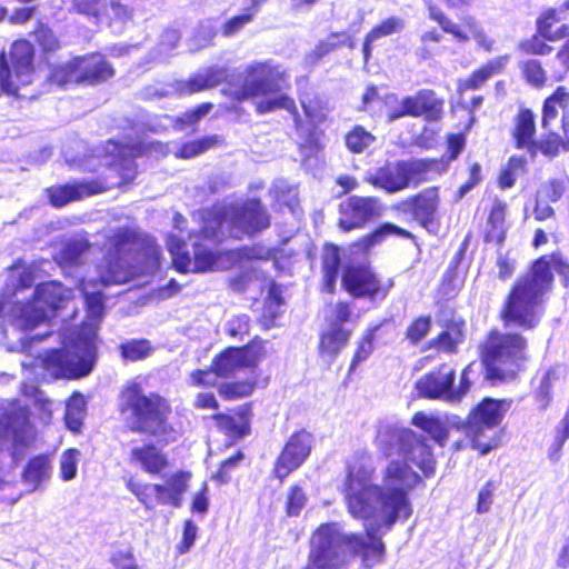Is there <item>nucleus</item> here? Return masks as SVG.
I'll return each mask as SVG.
<instances>
[{"instance_id":"f704fd0d","label":"nucleus","mask_w":569,"mask_h":569,"mask_svg":"<svg viewBox=\"0 0 569 569\" xmlns=\"http://www.w3.org/2000/svg\"><path fill=\"white\" fill-rule=\"evenodd\" d=\"M355 48L353 39L346 31H333L323 40H319L315 48L306 56V60L310 64L319 63L325 57L341 47Z\"/></svg>"},{"instance_id":"f03ea898","label":"nucleus","mask_w":569,"mask_h":569,"mask_svg":"<svg viewBox=\"0 0 569 569\" xmlns=\"http://www.w3.org/2000/svg\"><path fill=\"white\" fill-rule=\"evenodd\" d=\"M552 269L569 287V262L560 251L535 259L528 270L510 286L498 311L502 331L490 328L477 345L482 375L491 386L516 381L530 360L529 341L523 331L536 330L545 315L546 296L551 292L555 278Z\"/></svg>"},{"instance_id":"bf43d9fd","label":"nucleus","mask_w":569,"mask_h":569,"mask_svg":"<svg viewBox=\"0 0 569 569\" xmlns=\"http://www.w3.org/2000/svg\"><path fill=\"white\" fill-rule=\"evenodd\" d=\"M569 191V177H557L548 179L542 186L540 192L545 200L549 202L559 201Z\"/></svg>"},{"instance_id":"39448f33","label":"nucleus","mask_w":569,"mask_h":569,"mask_svg":"<svg viewBox=\"0 0 569 569\" xmlns=\"http://www.w3.org/2000/svg\"><path fill=\"white\" fill-rule=\"evenodd\" d=\"M560 130L561 133L549 130L537 139L536 114L531 108L521 106L512 119L510 138L513 148L526 151L531 159L538 154L555 159L561 152H569V118L567 116L561 118Z\"/></svg>"},{"instance_id":"cd10ccee","label":"nucleus","mask_w":569,"mask_h":569,"mask_svg":"<svg viewBox=\"0 0 569 569\" xmlns=\"http://www.w3.org/2000/svg\"><path fill=\"white\" fill-rule=\"evenodd\" d=\"M428 18L438 23L445 33L451 34L459 42L469 40L470 34L483 36L479 30L477 21L471 16L461 18V26L453 23L445 13V11L433 1L426 2Z\"/></svg>"},{"instance_id":"6ab92c4d","label":"nucleus","mask_w":569,"mask_h":569,"mask_svg":"<svg viewBox=\"0 0 569 569\" xmlns=\"http://www.w3.org/2000/svg\"><path fill=\"white\" fill-rule=\"evenodd\" d=\"M352 320V307L348 301H338L331 307L327 329L320 332L318 351L321 356L336 358L349 343L352 329L345 323Z\"/></svg>"},{"instance_id":"c03bdc74","label":"nucleus","mask_w":569,"mask_h":569,"mask_svg":"<svg viewBox=\"0 0 569 569\" xmlns=\"http://www.w3.org/2000/svg\"><path fill=\"white\" fill-rule=\"evenodd\" d=\"M257 388L256 378L226 381L218 386L219 396L226 401L250 397Z\"/></svg>"},{"instance_id":"5fc2aeb1","label":"nucleus","mask_w":569,"mask_h":569,"mask_svg":"<svg viewBox=\"0 0 569 569\" xmlns=\"http://www.w3.org/2000/svg\"><path fill=\"white\" fill-rule=\"evenodd\" d=\"M283 303V297L281 287L274 282L271 281L268 287V295L264 299V308L262 318L263 321L268 323H272L276 318L279 316V307Z\"/></svg>"},{"instance_id":"09e8293b","label":"nucleus","mask_w":569,"mask_h":569,"mask_svg":"<svg viewBox=\"0 0 569 569\" xmlns=\"http://www.w3.org/2000/svg\"><path fill=\"white\" fill-rule=\"evenodd\" d=\"M107 0H70V10L96 22L107 12Z\"/></svg>"},{"instance_id":"79ce46f5","label":"nucleus","mask_w":569,"mask_h":569,"mask_svg":"<svg viewBox=\"0 0 569 569\" xmlns=\"http://www.w3.org/2000/svg\"><path fill=\"white\" fill-rule=\"evenodd\" d=\"M90 248L88 240H69L60 249L56 261L62 268L78 267L83 263V256Z\"/></svg>"},{"instance_id":"1a4fd4ad","label":"nucleus","mask_w":569,"mask_h":569,"mask_svg":"<svg viewBox=\"0 0 569 569\" xmlns=\"http://www.w3.org/2000/svg\"><path fill=\"white\" fill-rule=\"evenodd\" d=\"M116 69L110 60L99 51L76 56L51 70V79L61 84L74 83L96 87L110 81Z\"/></svg>"},{"instance_id":"864d4df0","label":"nucleus","mask_w":569,"mask_h":569,"mask_svg":"<svg viewBox=\"0 0 569 569\" xmlns=\"http://www.w3.org/2000/svg\"><path fill=\"white\" fill-rule=\"evenodd\" d=\"M431 327L432 318L430 315L415 317L406 328L405 338L411 345H418L428 336Z\"/></svg>"},{"instance_id":"4d7b16f0","label":"nucleus","mask_w":569,"mask_h":569,"mask_svg":"<svg viewBox=\"0 0 569 569\" xmlns=\"http://www.w3.org/2000/svg\"><path fill=\"white\" fill-rule=\"evenodd\" d=\"M113 550L110 555V562L116 569H139L133 555V548L130 545H112Z\"/></svg>"},{"instance_id":"72a5a7b5","label":"nucleus","mask_w":569,"mask_h":569,"mask_svg":"<svg viewBox=\"0 0 569 569\" xmlns=\"http://www.w3.org/2000/svg\"><path fill=\"white\" fill-rule=\"evenodd\" d=\"M406 21L401 17L391 16L373 26L365 36L362 42L363 61L368 62L372 56L373 44L381 38L401 32Z\"/></svg>"},{"instance_id":"de8ad7c7","label":"nucleus","mask_w":569,"mask_h":569,"mask_svg":"<svg viewBox=\"0 0 569 569\" xmlns=\"http://www.w3.org/2000/svg\"><path fill=\"white\" fill-rule=\"evenodd\" d=\"M301 108L311 127L327 122L330 107L322 97L316 94L301 101Z\"/></svg>"},{"instance_id":"2eb2a0df","label":"nucleus","mask_w":569,"mask_h":569,"mask_svg":"<svg viewBox=\"0 0 569 569\" xmlns=\"http://www.w3.org/2000/svg\"><path fill=\"white\" fill-rule=\"evenodd\" d=\"M446 100L436 90L421 88L405 96L397 108L387 113L388 121L405 117L419 118L428 123L440 122L445 116Z\"/></svg>"},{"instance_id":"9d476101","label":"nucleus","mask_w":569,"mask_h":569,"mask_svg":"<svg viewBox=\"0 0 569 569\" xmlns=\"http://www.w3.org/2000/svg\"><path fill=\"white\" fill-rule=\"evenodd\" d=\"M140 232L132 227H120L104 239V253L99 270L100 281L104 286L122 283L128 279V257L137 248Z\"/></svg>"},{"instance_id":"7ed1b4c3","label":"nucleus","mask_w":569,"mask_h":569,"mask_svg":"<svg viewBox=\"0 0 569 569\" xmlns=\"http://www.w3.org/2000/svg\"><path fill=\"white\" fill-rule=\"evenodd\" d=\"M290 88L289 70L272 59H264L251 61L238 77H230L221 93L237 104L252 101L257 114L286 110L299 128L301 119L296 100L286 92Z\"/></svg>"},{"instance_id":"a18cd8bd","label":"nucleus","mask_w":569,"mask_h":569,"mask_svg":"<svg viewBox=\"0 0 569 569\" xmlns=\"http://www.w3.org/2000/svg\"><path fill=\"white\" fill-rule=\"evenodd\" d=\"M44 368L59 378L77 377L67 351L61 349L50 350L43 359Z\"/></svg>"},{"instance_id":"c85d7f7f","label":"nucleus","mask_w":569,"mask_h":569,"mask_svg":"<svg viewBox=\"0 0 569 569\" xmlns=\"http://www.w3.org/2000/svg\"><path fill=\"white\" fill-rule=\"evenodd\" d=\"M129 459L150 476H160L170 467L167 453L153 441L133 447Z\"/></svg>"},{"instance_id":"b1692460","label":"nucleus","mask_w":569,"mask_h":569,"mask_svg":"<svg viewBox=\"0 0 569 569\" xmlns=\"http://www.w3.org/2000/svg\"><path fill=\"white\" fill-rule=\"evenodd\" d=\"M456 380V370L448 362H442L426 372L416 381V390L422 398L452 401L451 391Z\"/></svg>"},{"instance_id":"7c9ffc66","label":"nucleus","mask_w":569,"mask_h":569,"mask_svg":"<svg viewBox=\"0 0 569 569\" xmlns=\"http://www.w3.org/2000/svg\"><path fill=\"white\" fill-rule=\"evenodd\" d=\"M321 291L333 295L337 281L342 270L341 248L333 242L326 241L320 251Z\"/></svg>"},{"instance_id":"2f4dec72","label":"nucleus","mask_w":569,"mask_h":569,"mask_svg":"<svg viewBox=\"0 0 569 569\" xmlns=\"http://www.w3.org/2000/svg\"><path fill=\"white\" fill-rule=\"evenodd\" d=\"M565 380L566 370L560 366H552L541 375L538 385L531 391L533 407L539 412H545L551 407L555 388Z\"/></svg>"},{"instance_id":"603ef678","label":"nucleus","mask_w":569,"mask_h":569,"mask_svg":"<svg viewBox=\"0 0 569 569\" xmlns=\"http://www.w3.org/2000/svg\"><path fill=\"white\" fill-rule=\"evenodd\" d=\"M91 281L81 278L78 281V289L81 291L88 313L94 318H101L104 312V296L101 291L89 292L88 286Z\"/></svg>"},{"instance_id":"4c0bfd02","label":"nucleus","mask_w":569,"mask_h":569,"mask_svg":"<svg viewBox=\"0 0 569 569\" xmlns=\"http://www.w3.org/2000/svg\"><path fill=\"white\" fill-rule=\"evenodd\" d=\"M385 322L386 321H382L380 323L367 328L365 332L361 335V337L358 339L356 343V349L353 351L348 368V376L355 373L359 366L366 360H368L369 357L372 355L375 350V341L377 338V333L382 328Z\"/></svg>"},{"instance_id":"a878e982","label":"nucleus","mask_w":569,"mask_h":569,"mask_svg":"<svg viewBox=\"0 0 569 569\" xmlns=\"http://www.w3.org/2000/svg\"><path fill=\"white\" fill-rule=\"evenodd\" d=\"M253 403L244 402L228 411H218L211 416L217 429L232 439H242L251 433Z\"/></svg>"},{"instance_id":"e433bc0d","label":"nucleus","mask_w":569,"mask_h":569,"mask_svg":"<svg viewBox=\"0 0 569 569\" xmlns=\"http://www.w3.org/2000/svg\"><path fill=\"white\" fill-rule=\"evenodd\" d=\"M411 425L428 433L440 447L446 446L449 428L440 417L417 411L411 418Z\"/></svg>"},{"instance_id":"a211bd4d","label":"nucleus","mask_w":569,"mask_h":569,"mask_svg":"<svg viewBox=\"0 0 569 569\" xmlns=\"http://www.w3.org/2000/svg\"><path fill=\"white\" fill-rule=\"evenodd\" d=\"M558 17L555 10H542L536 19V32L517 43V51L529 58L547 57L555 50L549 42H556L566 38L568 27L561 24L556 31L552 27Z\"/></svg>"},{"instance_id":"f257e3e1","label":"nucleus","mask_w":569,"mask_h":569,"mask_svg":"<svg viewBox=\"0 0 569 569\" xmlns=\"http://www.w3.org/2000/svg\"><path fill=\"white\" fill-rule=\"evenodd\" d=\"M378 448L385 457L392 447L401 459L388 461L381 472L382 483H373L376 469L362 456L347 466L342 493L348 512L372 523L365 533L343 532L333 522L319 525L309 538V552L301 569H350L356 557L363 569H372L386 559V545L377 535L391 529L398 520L412 516L410 492L425 486L423 478L436 473L437 460L422 435L410 428H388Z\"/></svg>"},{"instance_id":"0eeeda50","label":"nucleus","mask_w":569,"mask_h":569,"mask_svg":"<svg viewBox=\"0 0 569 569\" xmlns=\"http://www.w3.org/2000/svg\"><path fill=\"white\" fill-rule=\"evenodd\" d=\"M34 47L24 39L14 40L9 50H0V97L21 99V89L30 86L34 74Z\"/></svg>"},{"instance_id":"c9c22d12","label":"nucleus","mask_w":569,"mask_h":569,"mask_svg":"<svg viewBox=\"0 0 569 569\" xmlns=\"http://www.w3.org/2000/svg\"><path fill=\"white\" fill-rule=\"evenodd\" d=\"M567 108H569V89L565 86H558L542 101L540 119L542 129L548 130L557 119L559 109Z\"/></svg>"},{"instance_id":"0e129e2a","label":"nucleus","mask_w":569,"mask_h":569,"mask_svg":"<svg viewBox=\"0 0 569 569\" xmlns=\"http://www.w3.org/2000/svg\"><path fill=\"white\" fill-rule=\"evenodd\" d=\"M80 451L77 448L66 449L60 458V477L63 480H71L77 475V465Z\"/></svg>"},{"instance_id":"bb28decb","label":"nucleus","mask_w":569,"mask_h":569,"mask_svg":"<svg viewBox=\"0 0 569 569\" xmlns=\"http://www.w3.org/2000/svg\"><path fill=\"white\" fill-rule=\"evenodd\" d=\"M508 211L509 204L500 197H493L490 204L486 208L487 228L482 239L486 243H495L502 247L508 233Z\"/></svg>"},{"instance_id":"774afa93","label":"nucleus","mask_w":569,"mask_h":569,"mask_svg":"<svg viewBox=\"0 0 569 569\" xmlns=\"http://www.w3.org/2000/svg\"><path fill=\"white\" fill-rule=\"evenodd\" d=\"M565 24L568 27L566 40L558 48L555 56L560 67V71L556 72L553 76L556 82L562 81L569 74V23Z\"/></svg>"},{"instance_id":"e2e57ef3","label":"nucleus","mask_w":569,"mask_h":569,"mask_svg":"<svg viewBox=\"0 0 569 569\" xmlns=\"http://www.w3.org/2000/svg\"><path fill=\"white\" fill-rule=\"evenodd\" d=\"M254 17V9H247L241 14H237L224 21L221 26V34L224 37H232L238 33L243 27L251 22Z\"/></svg>"},{"instance_id":"5701e85b","label":"nucleus","mask_w":569,"mask_h":569,"mask_svg":"<svg viewBox=\"0 0 569 569\" xmlns=\"http://www.w3.org/2000/svg\"><path fill=\"white\" fill-rule=\"evenodd\" d=\"M439 312L443 316V320L440 321L441 330L430 341V346L439 352L455 355L466 340V319L457 315L456 310L450 307L441 308Z\"/></svg>"},{"instance_id":"6e6d98bb","label":"nucleus","mask_w":569,"mask_h":569,"mask_svg":"<svg viewBox=\"0 0 569 569\" xmlns=\"http://www.w3.org/2000/svg\"><path fill=\"white\" fill-rule=\"evenodd\" d=\"M467 172L468 178L457 188L455 192L456 201L463 199L469 191L479 187L483 181L482 166L479 162H471L467 168Z\"/></svg>"},{"instance_id":"423d86ee","label":"nucleus","mask_w":569,"mask_h":569,"mask_svg":"<svg viewBox=\"0 0 569 569\" xmlns=\"http://www.w3.org/2000/svg\"><path fill=\"white\" fill-rule=\"evenodd\" d=\"M446 170L441 159L420 158L385 161L365 177V181L386 193H397L408 188H416Z\"/></svg>"},{"instance_id":"9b49d317","label":"nucleus","mask_w":569,"mask_h":569,"mask_svg":"<svg viewBox=\"0 0 569 569\" xmlns=\"http://www.w3.org/2000/svg\"><path fill=\"white\" fill-rule=\"evenodd\" d=\"M510 400L485 397L469 412L466 419V432L470 439V446L480 456L489 453L500 443L498 433L482 440L483 429L498 427L510 406Z\"/></svg>"},{"instance_id":"ea45409f","label":"nucleus","mask_w":569,"mask_h":569,"mask_svg":"<svg viewBox=\"0 0 569 569\" xmlns=\"http://www.w3.org/2000/svg\"><path fill=\"white\" fill-rule=\"evenodd\" d=\"M519 71L521 79L532 89L541 90L549 83L548 70L538 58H528L520 61Z\"/></svg>"},{"instance_id":"4468645a","label":"nucleus","mask_w":569,"mask_h":569,"mask_svg":"<svg viewBox=\"0 0 569 569\" xmlns=\"http://www.w3.org/2000/svg\"><path fill=\"white\" fill-rule=\"evenodd\" d=\"M207 234L200 232L193 242V258L190 257L186 242L179 237H171L168 242V250L171 253V263L179 273H204L213 270L220 260L222 252L208 248L203 240Z\"/></svg>"},{"instance_id":"412c9836","label":"nucleus","mask_w":569,"mask_h":569,"mask_svg":"<svg viewBox=\"0 0 569 569\" xmlns=\"http://www.w3.org/2000/svg\"><path fill=\"white\" fill-rule=\"evenodd\" d=\"M381 201L375 196H350L339 206L338 226L342 231L363 229L382 214Z\"/></svg>"},{"instance_id":"13d9d810","label":"nucleus","mask_w":569,"mask_h":569,"mask_svg":"<svg viewBox=\"0 0 569 569\" xmlns=\"http://www.w3.org/2000/svg\"><path fill=\"white\" fill-rule=\"evenodd\" d=\"M33 36L43 53H52L61 48V43L54 32L44 23H38L36 26Z\"/></svg>"},{"instance_id":"f8f14e48","label":"nucleus","mask_w":569,"mask_h":569,"mask_svg":"<svg viewBox=\"0 0 569 569\" xmlns=\"http://www.w3.org/2000/svg\"><path fill=\"white\" fill-rule=\"evenodd\" d=\"M190 479V471L177 470L164 478L163 483L140 482L130 478L126 486L148 510L154 509L158 505L179 508L189 489Z\"/></svg>"},{"instance_id":"f3484780","label":"nucleus","mask_w":569,"mask_h":569,"mask_svg":"<svg viewBox=\"0 0 569 569\" xmlns=\"http://www.w3.org/2000/svg\"><path fill=\"white\" fill-rule=\"evenodd\" d=\"M341 284L355 299H385L393 282L383 283L369 263L348 264L341 274Z\"/></svg>"},{"instance_id":"c756f323","label":"nucleus","mask_w":569,"mask_h":569,"mask_svg":"<svg viewBox=\"0 0 569 569\" xmlns=\"http://www.w3.org/2000/svg\"><path fill=\"white\" fill-rule=\"evenodd\" d=\"M33 299L43 313H54L66 309L67 305L73 299V290L54 280L41 282L33 291Z\"/></svg>"},{"instance_id":"393cba45","label":"nucleus","mask_w":569,"mask_h":569,"mask_svg":"<svg viewBox=\"0 0 569 569\" xmlns=\"http://www.w3.org/2000/svg\"><path fill=\"white\" fill-rule=\"evenodd\" d=\"M390 237L409 240L412 243L418 242V237L410 230L393 222L386 221L377 226L370 232L353 240L349 244L350 253L353 257H366L375 247L381 244Z\"/></svg>"},{"instance_id":"ddd939ff","label":"nucleus","mask_w":569,"mask_h":569,"mask_svg":"<svg viewBox=\"0 0 569 569\" xmlns=\"http://www.w3.org/2000/svg\"><path fill=\"white\" fill-rule=\"evenodd\" d=\"M267 353L266 341L254 336L243 346H229L214 355L210 362L211 370L216 377L227 379L241 369L256 370Z\"/></svg>"},{"instance_id":"6e6552de","label":"nucleus","mask_w":569,"mask_h":569,"mask_svg":"<svg viewBox=\"0 0 569 569\" xmlns=\"http://www.w3.org/2000/svg\"><path fill=\"white\" fill-rule=\"evenodd\" d=\"M209 220L219 229L227 223L230 230H237L248 237H254L271 227V214L260 198H247L240 203L213 207Z\"/></svg>"},{"instance_id":"37998d69","label":"nucleus","mask_w":569,"mask_h":569,"mask_svg":"<svg viewBox=\"0 0 569 569\" xmlns=\"http://www.w3.org/2000/svg\"><path fill=\"white\" fill-rule=\"evenodd\" d=\"M376 136L361 124L351 127L343 137L347 150L353 154L367 151L375 142Z\"/></svg>"},{"instance_id":"49530a36","label":"nucleus","mask_w":569,"mask_h":569,"mask_svg":"<svg viewBox=\"0 0 569 569\" xmlns=\"http://www.w3.org/2000/svg\"><path fill=\"white\" fill-rule=\"evenodd\" d=\"M153 351L148 339H130L119 345V353L124 362H137L147 359Z\"/></svg>"},{"instance_id":"a19ab883","label":"nucleus","mask_w":569,"mask_h":569,"mask_svg":"<svg viewBox=\"0 0 569 569\" xmlns=\"http://www.w3.org/2000/svg\"><path fill=\"white\" fill-rule=\"evenodd\" d=\"M50 475V460L47 455H37L31 457L22 472L21 478L22 481L32 489H37L41 482L49 478Z\"/></svg>"},{"instance_id":"052dcab7","label":"nucleus","mask_w":569,"mask_h":569,"mask_svg":"<svg viewBox=\"0 0 569 569\" xmlns=\"http://www.w3.org/2000/svg\"><path fill=\"white\" fill-rule=\"evenodd\" d=\"M420 46L417 56L420 60H429L436 53V47L441 42L442 36L436 29L423 31L420 34Z\"/></svg>"},{"instance_id":"58836bf2","label":"nucleus","mask_w":569,"mask_h":569,"mask_svg":"<svg viewBox=\"0 0 569 569\" xmlns=\"http://www.w3.org/2000/svg\"><path fill=\"white\" fill-rule=\"evenodd\" d=\"M137 262L144 272H154L161 266V247L152 239L140 233L136 248Z\"/></svg>"},{"instance_id":"aec40b11","label":"nucleus","mask_w":569,"mask_h":569,"mask_svg":"<svg viewBox=\"0 0 569 569\" xmlns=\"http://www.w3.org/2000/svg\"><path fill=\"white\" fill-rule=\"evenodd\" d=\"M311 450V432L306 429L292 432L273 462V477L282 483L290 473L299 469L308 460Z\"/></svg>"},{"instance_id":"680f3d73","label":"nucleus","mask_w":569,"mask_h":569,"mask_svg":"<svg viewBox=\"0 0 569 569\" xmlns=\"http://www.w3.org/2000/svg\"><path fill=\"white\" fill-rule=\"evenodd\" d=\"M251 330V318L248 315H236L229 319L226 332L230 338L243 340Z\"/></svg>"},{"instance_id":"338daca9","label":"nucleus","mask_w":569,"mask_h":569,"mask_svg":"<svg viewBox=\"0 0 569 569\" xmlns=\"http://www.w3.org/2000/svg\"><path fill=\"white\" fill-rule=\"evenodd\" d=\"M569 439V428L559 423L555 430V437L548 449V458L552 462H558L562 456V449Z\"/></svg>"},{"instance_id":"69168bd1","label":"nucleus","mask_w":569,"mask_h":569,"mask_svg":"<svg viewBox=\"0 0 569 569\" xmlns=\"http://www.w3.org/2000/svg\"><path fill=\"white\" fill-rule=\"evenodd\" d=\"M307 501V497L302 488L298 485H293L289 488L287 500H286V513L289 517L299 516L301 509Z\"/></svg>"},{"instance_id":"4be33fe9","label":"nucleus","mask_w":569,"mask_h":569,"mask_svg":"<svg viewBox=\"0 0 569 569\" xmlns=\"http://www.w3.org/2000/svg\"><path fill=\"white\" fill-rule=\"evenodd\" d=\"M110 188L111 186L106 180L96 178L50 186L44 193L52 207L62 208L70 202L103 193Z\"/></svg>"},{"instance_id":"dca6fc26","label":"nucleus","mask_w":569,"mask_h":569,"mask_svg":"<svg viewBox=\"0 0 569 569\" xmlns=\"http://www.w3.org/2000/svg\"><path fill=\"white\" fill-rule=\"evenodd\" d=\"M440 203V188L430 186L393 203L391 209L397 213L408 214L411 221L430 231L439 224Z\"/></svg>"},{"instance_id":"20e7f679","label":"nucleus","mask_w":569,"mask_h":569,"mask_svg":"<svg viewBox=\"0 0 569 569\" xmlns=\"http://www.w3.org/2000/svg\"><path fill=\"white\" fill-rule=\"evenodd\" d=\"M118 411L133 433L161 439L173 432L169 401L157 392L146 393L136 381L120 390Z\"/></svg>"},{"instance_id":"3c124183","label":"nucleus","mask_w":569,"mask_h":569,"mask_svg":"<svg viewBox=\"0 0 569 569\" xmlns=\"http://www.w3.org/2000/svg\"><path fill=\"white\" fill-rule=\"evenodd\" d=\"M526 164L527 161L522 156H511L498 174V187L502 190L513 187L517 181V171L525 170Z\"/></svg>"},{"instance_id":"8fccbe9b","label":"nucleus","mask_w":569,"mask_h":569,"mask_svg":"<svg viewBox=\"0 0 569 569\" xmlns=\"http://www.w3.org/2000/svg\"><path fill=\"white\" fill-rule=\"evenodd\" d=\"M213 109L212 102H202L196 107L186 110L172 120L173 128L184 130L194 128L197 123Z\"/></svg>"},{"instance_id":"473e14b6","label":"nucleus","mask_w":569,"mask_h":569,"mask_svg":"<svg viewBox=\"0 0 569 569\" xmlns=\"http://www.w3.org/2000/svg\"><path fill=\"white\" fill-rule=\"evenodd\" d=\"M509 56H498L475 69L468 77L457 83L458 93L480 89L490 78L500 74L507 67Z\"/></svg>"}]
</instances>
